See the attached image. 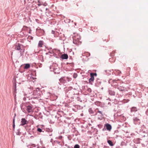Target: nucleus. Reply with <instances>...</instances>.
<instances>
[{
	"label": "nucleus",
	"mask_w": 148,
	"mask_h": 148,
	"mask_svg": "<svg viewBox=\"0 0 148 148\" xmlns=\"http://www.w3.org/2000/svg\"><path fill=\"white\" fill-rule=\"evenodd\" d=\"M22 45L18 43L15 45V49L17 50L20 51V56H22L23 54L24 49L23 51H22V49H21V47Z\"/></svg>",
	"instance_id": "nucleus-1"
},
{
	"label": "nucleus",
	"mask_w": 148,
	"mask_h": 148,
	"mask_svg": "<svg viewBox=\"0 0 148 148\" xmlns=\"http://www.w3.org/2000/svg\"><path fill=\"white\" fill-rule=\"evenodd\" d=\"M108 143L109 144V145L110 146H113V144L112 143V142L110 140H108Z\"/></svg>",
	"instance_id": "nucleus-14"
},
{
	"label": "nucleus",
	"mask_w": 148,
	"mask_h": 148,
	"mask_svg": "<svg viewBox=\"0 0 148 148\" xmlns=\"http://www.w3.org/2000/svg\"><path fill=\"white\" fill-rule=\"evenodd\" d=\"M109 93L111 95H115V92L114 91L110 90L109 91Z\"/></svg>",
	"instance_id": "nucleus-13"
},
{
	"label": "nucleus",
	"mask_w": 148,
	"mask_h": 148,
	"mask_svg": "<svg viewBox=\"0 0 148 148\" xmlns=\"http://www.w3.org/2000/svg\"><path fill=\"white\" fill-rule=\"evenodd\" d=\"M36 92V90H34V93L35 92Z\"/></svg>",
	"instance_id": "nucleus-22"
},
{
	"label": "nucleus",
	"mask_w": 148,
	"mask_h": 148,
	"mask_svg": "<svg viewBox=\"0 0 148 148\" xmlns=\"http://www.w3.org/2000/svg\"><path fill=\"white\" fill-rule=\"evenodd\" d=\"M37 131L40 132H41L42 131V130L40 128H38L37 129Z\"/></svg>",
	"instance_id": "nucleus-20"
},
{
	"label": "nucleus",
	"mask_w": 148,
	"mask_h": 148,
	"mask_svg": "<svg viewBox=\"0 0 148 148\" xmlns=\"http://www.w3.org/2000/svg\"><path fill=\"white\" fill-rule=\"evenodd\" d=\"M38 5L39 6H40V4H38Z\"/></svg>",
	"instance_id": "nucleus-23"
},
{
	"label": "nucleus",
	"mask_w": 148,
	"mask_h": 148,
	"mask_svg": "<svg viewBox=\"0 0 148 148\" xmlns=\"http://www.w3.org/2000/svg\"><path fill=\"white\" fill-rule=\"evenodd\" d=\"M28 121H27L25 119L22 118L21 119V125L23 126L28 123Z\"/></svg>",
	"instance_id": "nucleus-3"
},
{
	"label": "nucleus",
	"mask_w": 148,
	"mask_h": 148,
	"mask_svg": "<svg viewBox=\"0 0 148 148\" xmlns=\"http://www.w3.org/2000/svg\"><path fill=\"white\" fill-rule=\"evenodd\" d=\"M74 148H79V146L77 144L75 145L74 146Z\"/></svg>",
	"instance_id": "nucleus-17"
},
{
	"label": "nucleus",
	"mask_w": 148,
	"mask_h": 148,
	"mask_svg": "<svg viewBox=\"0 0 148 148\" xmlns=\"http://www.w3.org/2000/svg\"><path fill=\"white\" fill-rule=\"evenodd\" d=\"M137 111V108L135 107H133L131 108V112H136Z\"/></svg>",
	"instance_id": "nucleus-12"
},
{
	"label": "nucleus",
	"mask_w": 148,
	"mask_h": 148,
	"mask_svg": "<svg viewBox=\"0 0 148 148\" xmlns=\"http://www.w3.org/2000/svg\"><path fill=\"white\" fill-rule=\"evenodd\" d=\"M90 78L89 79V82H92L94 81V75L96 76L97 74L96 73H91L90 74Z\"/></svg>",
	"instance_id": "nucleus-4"
},
{
	"label": "nucleus",
	"mask_w": 148,
	"mask_h": 148,
	"mask_svg": "<svg viewBox=\"0 0 148 148\" xmlns=\"http://www.w3.org/2000/svg\"><path fill=\"white\" fill-rule=\"evenodd\" d=\"M117 88L120 91H123L125 90V88L122 86H118Z\"/></svg>",
	"instance_id": "nucleus-8"
},
{
	"label": "nucleus",
	"mask_w": 148,
	"mask_h": 148,
	"mask_svg": "<svg viewBox=\"0 0 148 148\" xmlns=\"http://www.w3.org/2000/svg\"><path fill=\"white\" fill-rule=\"evenodd\" d=\"M67 78L68 79V81H70V79L69 77H67Z\"/></svg>",
	"instance_id": "nucleus-21"
},
{
	"label": "nucleus",
	"mask_w": 148,
	"mask_h": 148,
	"mask_svg": "<svg viewBox=\"0 0 148 148\" xmlns=\"http://www.w3.org/2000/svg\"><path fill=\"white\" fill-rule=\"evenodd\" d=\"M32 107L31 106H28L27 107L26 110L29 112H31L33 111L32 109Z\"/></svg>",
	"instance_id": "nucleus-5"
},
{
	"label": "nucleus",
	"mask_w": 148,
	"mask_h": 148,
	"mask_svg": "<svg viewBox=\"0 0 148 148\" xmlns=\"http://www.w3.org/2000/svg\"><path fill=\"white\" fill-rule=\"evenodd\" d=\"M43 44V42L42 41H40L38 44V46L39 47H42Z\"/></svg>",
	"instance_id": "nucleus-10"
},
{
	"label": "nucleus",
	"mask_w": 148,
	"mask_h": 148,
	"mask_svg": "<svg viewBox=\"0 0 148 148\" xmlns=\"http://www.w3.org/2000/svg\"><path fill=\"white\" fill-rule=\"evenodd\" d=\"M114 53H115V51H112V53H111L110 54V56H114Z\"/></svg>",
	"instance_id": "nucleus-18"
},
{
	"label": "nucleus",
	"mask_w": 148,
	"mask_h": 148,
	"mask_svg": "<svg viewBox=\"0 0 148 148\" xmlns=\"http://www.w3.org/2000/svg\"><path fill=\"white\" fill-rule=\"evenodd\" d=\"M98 110V109H96L95 111H97L99 113H100L101 114H102V113L101 112V111H99V110L97 111Z\"/></svg>",
	"instance_id": "nucleus-19"
},
{
	"label": "nucleus",
	"mask_w": 148,
	"mask_h": 148,
	"mask_svg": "<svg viewBox=\"0 0 148 148\" xmlns=\"http://www.w3.org/2000/svg\"><path fill=\"white\" fill-rule=\"evenodd\" d=\"M77 76V73H74L73 74V77L74 78H76Z\"/></svg>",
	"instance_id": "nucleus-16"
},
{
	"label": "nucleus",
	"mask_w": 148,
	"mask_h": 148,
	"mask_svg": "<svg viewBox=\"0 0 148 148\" xmlns=\"http://www.w3.org/2000/svg\"><path fill=\"white\" fill-rule=\"evenodd\" d=\"M80 36L77 34H76L73 37V42L74 44H77L80 39Z\"/></svg>",
	"instance_id": "nucleus-2"
},
{
	"label": "nucleus",
	"mask_w": 148,
	"mask_h": 148,
	"mask_svg": "<svg viewBox=\"0 0 148 148\" xmlns=\"http://www.w3.org/2000/svg\"><path fill=\"white\" fill-rule=\"evenodd\" d=\"M105 126H106L107 130L110 131L112 129V126L110 124L107 123L106 124Z\"/></svg>",
	"instance_id": "nucleus-6"
},
{
	"label": "nucleus",
	"mask_w": 148,
	"mask_h": 148,
	"mask_svg": "<svg viewBox=\"0 0 148 148\" xmlns=\"http://www.w3.org/2000/svg\"><path fill=\"white\" fill-rule=\"evenodd\" d=\"M30 67V65L29 64H25L24 68L25 69H27L29 68Z\"/></svg>",
	"instance_id": "nucleus-11"
},
{
	"label": "nucleus",
	"mask_w": 148,
	"mask_h": 148,
	"mask_svg": "<svg viewBox=\"0 0 148 148\" xmlns=\"http://www.w3.org/2000/svg\"><path fill=\"white\" fill-rule=\"evenodd\" d=\"M60 81L62 83H64L66 82L64 77H62L59 79Z\"/></svg>",
	"instance_id": "nucleus-9"
},
{
	"label": "nucleus",
	"mask_w": 148,
	"mask_h": 148,
	"mask_svg": "<svg viewBox=\"0 0 148 148\" xmlns=\"http://www.w3.org/2000/svg\"><path fill=\"white\" fill-rule=\"evenodd\" d=\"M61 58L62 59H67L68 58V56L67 54H64L61 56Z\"/></svg>",
	"instance_id": "nucleus-7"
},
{
	"label": "nucleus",
	"mask_w": 148,
	"mask_h": 148,
	"mask_svg": "<svg viewBox=\"0 0 148 148\" xmlns=\"http://www.w3.org/2000/svg\"><path fill=\"white\" fill-rule=\"evenodd\" d=\"M13 130H14V129L15 126L14 117V118L13 119Z\"/></svg>",
	"instance_id": "nucleus-15"
},
{
	"label": "nucleus",
	"mask_w": 148,
	"mask_h": 148,
	"mask_svg": "<svg viewBox=\"0 0 148 148\" xmlns=\"http://www.w3.org/2000/svg\"><path fill=\"white\" fill-rule=\"evenodd\" d=\"M30 37L32 38V36H30Z\"/></svg>",
	"instance_id": "nucleus-24"
}]
</instances>
